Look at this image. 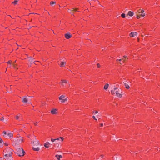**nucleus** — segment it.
I'll return each instance as SVG.
<instances>
[{
    "label": "nucleus",
    "instance_id": "1",
    "mask_svg": "<svg viewBox=\"0 0 160 160\" xmlns=\"http://www.w3.org/2000/svg\"><path fill=\"white\" fill-rule=\"evenodd\" d=\"M121 91L120 89H118V88H114L113 90H111V92L112 95H115L119 97H121L122 95L121 94Z\"/></svg>",
    "mask_w": 160,
    "mask_h": 160
},
{
    "label": "nucleus",
    "instance_id": "2",
    "mask_svg": "<svg viewBox=\"0 0 160 160\" xmlns=\"http://www.w3.org/2000/svg\"><path fill=\"white\" fill-rule=\"evenodd\" d=\"M23 141V139L22 138H18L13 140V141L12 142V145L16 147Z\"/></svg>",
    "mask_w": 160,
    "mask_h": 160
},
{
    "label": "nucleus",
    "instance_id": "3",
    "mask_svg": "<svg viewBox=\"0 0 160 160\" xmlns=\"http://www.w3.org/2000/svg\"><path fill=\"white\" fill-rule=\"evenodd\" d=\"M16 153L20 157L24 155L25 152L22 148H17L16 149Z\"/></svg>",
    "mask_w": 160,
    "mask_h": 160
},
{
    "label": "nucleus",
    "instance_id": "4",
    "mask_svg": "<svg viewBox=\"0 0 160 160\" xmlns=\"http://www.w3.org/2000/svg\"><path fill=\"white\" fill-rule=\"evenodd\" d=\"M8 131V132L5 131H3V133L4 134L3 135V136L5 138H7L8 137L12 138L13 136V133L10 131Z\"/></svg>",
    "mask_w": 160,
    "mask_h": 160
},
{
    "label": "nucleus",
    "instance_id": "5",
    "mask_svg": "<svg viewBox=\"0 0 160 160\" xmlns=\"http://www.w3.org/2000/svg\"><path fill=\"white\" fill-rule=\"evenodd\" d=\"M59 100L62 103H64L65 101L67 100V98L65 95H62L59 98Z\"/></svg>",
    "mask_w": 160,
    "mask_h": 160
},
{
    "label": "nucleus",
    "instance_id": "6",
    "mask_svg": "<svg viewBox=\"0 0 160 160\" xmlns=\"http://www.w3.org/2000/svg\"><path fill=\"white\" fill-rule=\"evenodd\" d=\"M6 153L4 155V156H12V150L11 149L8 148H7L6 149Z\"/></svg>",
    "mask_w": 160,
    "mask_h": 160
},
{
    "label": "nucleus",
    "instance_id": "7",
    "mask_svg": "<svg viewBox=\"0 0 160 160\" xmlns=\"http://www.w3.org/2000/svg\"><path fill=\"white\" fill-rule=\"evenodd\" d=\"M138 14L139 16H141L142 17H144L145 15V13H144V11L143 10H141L140 9L138 10Z\"/></svg>",
    "mask_w": 160,
    "mask_h": 160
},
{
    "label": "nucleus",
    "instance_id": "8",
    "mask_svg": "<svg viewBox=\"0 0 160 160\" xmlns=\"http://www.w3.org/2000/svg\"><path fill=\"white\" fill-rule=\"evenodd\" d=\"M22 100V102L24 103L27 102L28 101L30 100L29 99L27 98L26 96L23 97Z\"/></svg>",
    "mask_w": 160,
    "mask_h": 160
},
{
    "label": "nucleus",
    "instance_id": "9",
    "mask_svg": "<svg viewBox=\"0 0 160 160\" xmlns=\"http://www.w3.org/2000/svg\"><path fill=\"white\" fill-rule=\"evenodd\" d=\"M60 83H61L62 86H64L65 83H68V82L67 80L62 79L61 80V82Z\"/></svg>",
    "mask_w": 160,
    "mask_h": 160
},
{
    "label": "nucleus",
    "instance_id": "10",
    "mask_svg": "<svg viewBox=\"0 0 160 160\" xmlns=\"http://www.w3.org/2000/svg\"><path fill=\"white\" fill-rule=\"evenodd\" d=\"M137 35H138V33L137 32H132L129 35H130V37H133L135 36H137Z\"/></svg>",
    "mask_w": 160,
    "mask_h": 160
},
{
    "label": "nucleus",
    "instance_id": "11",
    "mask_svg": "<svg viewBox=\"0 0 160 160\" xmlns=\"http://www.w3.org/2000/svg\"><path fill=\"white\" fill-rule=\"evenodd\" d=\"M65 37L67 39H68L72 37V35L70 33H66L65 34Z\"/></svg>",
    "mask_w": 160,
    "mask_h": 160
},
{
    "label": "nucleus",
    "instance_id": "12",
    "mask_svg": "<svg viewBox=\"0 0 160 160\" xmlns=\"http://www.w3.org/2000/svg\"><path fill=\"white\" fill-rule=\"evenodd\" d=\"M72 11H75V12H76L77 11L76 10V8H75V9H73V8H72V10H71L70 9H68V12H70V13L72 14H73V12H72Z\"/></svg>",
    "mask_w": 160,
    "mask_h": 160
},
{
    "label": "nucleus",
    "instance_id": "13",
    "mask_svg": "<svg viewBox=\"0 0 160 160\" xmlns=\"http://www.w3.org/2000/svg\"><path fill=\"white\" fill-rule=\"evenodd\" d=\"M57 110L56 109H53L51 111V113L53 114H57Z\"/></svg>",
    "mask_w": 160,
    "mask_h": 160
},
{
    "label": "nucleus",
    "instance_id": "14",
    "mask_svg": "<svg viewBox=\"0 0 160 160\" xmlns=\"http://www.w3.org/2000/svg\"><path fill=\"white\" fill-rule=\"evenodd\" d=\"M134 15V13L131 11H129L128 14L126 16H132Z\"/></svg>",
    "mask_w": 160,
    "mask_h": 160
},
{
    "label": "nucleus",
    "instance_id": "15",
    "mask_svg": "<svg viewBox=\"0 0 160 160\" xmlns=\"http://www.w3.org/2000/svg\"><path fill=\"white\" fill-rule=\"evenodd\" d=\"M50 144V143L48 142H47L44 144V146L48 148H49V146Z\"/></svg>",
    "mask_w": 160,
    "mask_h": 160
},
{
    "label": "nucleus",
    "instance_id": "16",
    "mask_svg": "<svg viewBox=\"0 0 160 160\" xmlns=\"http://www.w3.org/2000/svg\"><path fill=\"white\" fill-rule=\"evenodd\" d=\"M6 160H12V156H5Z\"/></svg>",
    "mask_w": 160,
    "mask_h": 160
},
{
    "label": "nucleus",
    "instance_id": "17",
    "mask_svg": "<svg viewBox=\"0 0 160 160\" xmlns=\"http://www.w3.org/2000/svg\"><path fill=\"white\" fill-rule=\"evenodd\" d=\"M123 84H124L126 88L127 89H129L130 88V87L129 85L127 83H126L125 82H123Z\"/></svg>",
    "mask_w": 160,
    "mask_h": 160
},
{
    "label": "nucleus",
    "instance_id": "18",
    "mask_svg": "<svg viewBox=\"0 0 160 160\" xmlns=\"http://www.w3.org/2000/svg\"><path fill=\"white\" fill-rule=\"evenodd\" d=\"M66 64V62H65L62 61L61 62L60 66L61 67H63V66H64Z\"/></svg>",
    "mask_w": 160,
    "mask_h": 160
},
{
    "label": "nucleus",
    "instance_id": "19",
    "mask_svg": "<svg viewBox=\"0 0 160 160\" xmlns=\"http://www.w3.org/2000/svg\"><path fill=\"white\" fill-rule=\"evenodd\" d=\"M33 150L36 151H38L40 149L39 148L35 147H33Z\"/></svg>",
    "mask_w": 160,
    "mask_h": 160
},
{
    "label": "nucleus",
    "instance_id": "20",
    "mask_svg": "<svg viewBox=\"0 0 160 160\" xmlns=\"http://www.w3.org/2000/svg\"><path fill=\"white\" fill-rule=\"evenodd\" d=\"M109 86V84L108 83L106 84L104 87V88L105 89H108V87Z\"/></svg>",
    "mask_w": 160,
    "mask_h": 160
},
{
    "label": "nucleus",
    "instance_id": "21",
    "mask_svg": "<svg viewBox=\"0 0 160 160\" xmlns=\"http://www.w3.org/2000/svg\"><path fill=\"white\" fill-rule=\"evenodd\" d=\"M39 142L38 140H36L34 141V142H33V143H35L36 145H37L39 144Z\"/></svg>",
    "mask_w": 160,
    "mask_h": 160
},
{
    "label": "nucleus",
    "instance_id": "22",
    "mask_svg": "<svg viewBox=\"0 0 160 160\" xmlns=\"http://www.w3.org/2000/svg\"><path fill=\"white\" fill-rule=\"evenodd\" d=\"M22 117L21 116V115L20 114H19V115H17L15 117V118L16 119L18 120L19 118H21Z\"/></svg>",
    "mask_w": 160,
    "mask_h": 160
},
{
    "label": "nucleus",
    "instance_id": "23",
    "mask_svg": "<svg viewBox=\"0 0 160 160\" xmlns=\"http://www.w3.org/2000/svg\"><path fill=\"white\" fill-rule=\"evenodd\" d=\"M18 0H15V1L13 2H12V3L14 5H16L18 3Z\"/></svg>",
    "mask_w": 160,
    "mask_h": 160
},
{
    "label": "nucleus",
    "instance_id": "24",
    "mask_svg": "<svg viewBox=\"0 0 160 160\" xmlns=\"http://www.w3.org/2000/svg\"><path fill=\"white\" fill-rule=\"evenodd\" d=\"M55 3L56 2L53 1H51L50 3V4L51 6H52L53 5L55 4Z\"/></svg>",
    "mask_w": 160,
    "mask_h": 160
},
{
    "label": "nucleus",
    "instance_id": "25",
    "mask_svg": "<svg viewBox=\"0 0 160 160\" xmlns=\"http://www.w3.org/2000/svg\"><path fill=\"white\" fill-rule=\"evenodd\" d=\"M56 157H59V158H62V156L61 155H56L55 156Z\"/></svg>",
    "mask_w": 160,
    "mask_h": 160
},
{
    "label": "nucleus",
    "instance_id": "26",
    "mask_svg": "<svg viewBox=\"0 0 160 160\" xmlns=\"http://www.w3.org/2000/svg\"><path fill=\"white\" fill-rule=\"evenodd\" d=\"M33 61V59L31 57H30V58L29 59V61L30 62H32Z\"/></svg>",
    "mask_w": 160,
    "mask_h": 160
},
{
    "label": "nucleus",
    "instance_id": "27",
    "mask_svg": "<svg viewBox=\"0 0 160 160\" xmlns=\"http://www.w3.org/2000/svg\"><path fill=\"white\" fill-rule=\"evenodd\" d=\"M121 16L122 18H125V14L124 13H122L121 14Z\"/></svg>",
    "mask_w": 160,
    "mask_h": 160
},
{
    "label": "nucleus",
    "instance_id": "28",
    "mask_svg": "<svg viewBox=\"0 0 160 160\" xmlns=\"http://www.w3.org/2000/svg\"><path fill=\"white\" fill-rule=\"evenodd\" d=\"M115 160H121V158L120 157H116Z\"/></svg>",
    "mask_w": 160,
    "mask_h": 160
},
{
    "label": "nucleus",
    "instance_id": "29",
    "mask_svg": "<svg viewBox=\"0 0 160 160\" xmlns=\"http://www.w3.org/2000/svg\"><path fill=\"white\" fill-rule=\"evenodd\" d=\"M56 139H53V138L51 139V141L52 142H55V141H56Z\"/></svg>",
    "mask_w": 160,
    "mask_h": 160
},
{
    "label": "nucleus",
    "instance_id": "30",
    "mask_svg": "<svg viewBox=\"0 0 160 160\" xmlns=\"http://www.w3.org/2000/svg\"><path fill=\"white\" fill-rule=\"evenodd\" d=\"M4 118L3 117H2L1 118H0V120L2 121H4Z\"/></svg>",
    "mask_w": 160,
    "mask_h": 160
},
{
    "label": "nucleus",
    "instance_id": "31",
    "mask_svg": "<svg viewBox=\"0 0 160 160\" xmlns=\"http://www.w3.org/2000/svg\"><path fill=\"white\" fill-rule=\"evenodd\" d=\"M11 63H12V61H11V60H9V61L8 62H7V63L8 64H11Z\"/></svg>",
    "mask_w": 160,
    "mask_h": 160
},
{
    "label": "nucleus",
    "instance_id": "32",
    "mask_svg": "<svg viewBox=\"0 0 160 160\" xmlns=\"http://www.w3.org/2000/svg\"><path fill=\"white\" fill-rule=\"evenodd\" d=\"M140 18V16L139 15H137V19H139Z\"/></svg>",
    "mask_w": 160,
    "mask_h": 160
},
{
    "label": "nucleus",
    "instance_id": "33",
    "mask_svg": "<svg viewBox=\"0 0 160 160\" xmlns=\"http://www.w3.org/2000/svg\"><path fill=\"white\" fill-rule=\"evenodd\" d=\"M60 138L61 139V142H62L63 140V138L62 137H60Z\"/></svg>",
    "mask_w": 160,
    "mask_h": 160
},
{
    "label": "nucleus",
    "instance_id": "34",
    "mask_svg": "<svg viewBox=\"0 0 160 160\" xmlns=\"http://www.w3.org/2000/svg\"><path fill=\"white\" fill-rule=\"evenodd\" d=\"M97 65L98 66V68H100V65L99 63H97Z\"/></svg>",
    "mask_w": 160,
    "mask_h": 160
},
{
    "label": "nucleus",
    "instance_id": "35",
    "mask_svg": "<svg viewBox=\"0 0 160 160\" xmlns=\"http://www.w3.org/2000/svg\"><path fill=\"white\" fill-rule=\"evenodd\" d=\"M3 141L1 138H0V143H2L3 142Z\"/></svg>",
    "mask_w": 160,
    "mask_h": 160
},
{
    "label": "nucleus",
    "instance_id": "36",
    "mask_svg": "<svg viewBox=\"0 0 160 160\" xmlns=\"http://www.w3.org/2000/svg\"><path fill=\"white\" fill-rule=\"evenodd\" d=\"M12 65H13V66L14 68H16V65H15V64H14V63H13V64H12Z\"/></svg>",
    "mask_w": 160,
    "mask_h": 160
},
{
    "label": "nucleus",
    "instance_id": "37",
    "mask_svg": "<svg viewBox=\"0 0 160 160\" xmlns=\"http://www.w3.org/2000/svg\"><path fill=\"white\" fill-rule=\"evenodd\" d=\"M92 117H93V118L94 119H95V120H97V119L95 118V117L94 116H93Z\"/></svg>",
    "mask_w": 160,
    "mask_h": 160
},
{
    "label": "nucleus",
    "instance_id": "38",
    "mask_svg": "<svg viewBox=\"0 0 160 160\" xmlns=\"http://www.w3.org/2000/svg\"><path fill=\"white\" fill-rule=\"evenodd\" d=\"M38 123V122H34V124L35 125H37V123Z\"/></svg>",
    "mask_w": 160,
    "mask_h": 160
},
{
    "label": "nucleus",
    "instance_id": "39",
    "mask_svg": "<svg viewBox=\"0 0 160 160\" xmlns=\"http://www.w3.org/2000/svg\"><path fill=\"white\" fill-rule=\"evenodd\" d=\"M55 139H56V141H58L59 140L60 138H57Z\"/></svg>",
    "mask_w": 160,
    "mask_h": 160
},
{
    "label": "nucleus",
    "instance_id": "40",
    "mask_svg": "<svg viewBox=\"0 0 160 160\" xmlns=\"http://www.w3.org/2000/svg\"><path fill=\"white\" fill-rule=\"evenodd\" d=\"M122 59H118V60H119V61H121L122 60Z\"/></svg>",
    "mask_w": 160,
    "mask_h": 160
},
{
    "label": "nucleus",
    "instance_id": "41",
    "mask_svg": "<svg viewBox=\"0 0 160 160\" xmlns=\"http://www.w3.org/2000/svg\"><path fill=\"white\" fill-rule=\"evenodd\" d=\"M57 158V159H58V160H60V158H59V157H56Z\"/></svg>",
    "mask_w": 160,
    "mask_h": 160
},
{
    "label": "nucleus",
    "instance_id": "42",
    "mask_svg": "<svg viewBox=\"0 0 160 160\" xmlns=\"http://www.w3.org/2000/svg\"><path fill=\"white\" fill-rule=\"evenodd\" d=\"M122 60H123V62H126V59H122Z\"/></svg>",
    "mask_w": 160,
    "mask_h": 160
},
{
    "label": "nucleus",
    "instance_id": "43",
    "mask_svg": "<svg viewBox=\"0 0 160 160\" xmlns=\"http://www.w3.org/2000/svg\"><path fill=\"white\" fill-rule=\"evenodd\" d=\"M100 126L101 127H102L103 126V123H101L100 124Z\"/></svg>",
    "mask_w": 160,
    "mask_h": 160
},
{
    "label": "nucleus",
    "instance_id": "44",
    "mask_svg": "<svg viewBox=\"0 0 160 160\" xmlns=\"http://www.w3.org/2000/svg\"><path fill=\"white\" fill-rule=\"evenodd\" d=\"M95 112V113H98V111H95L94 112Z\"/></svg>",
    "mask_w": 160,
    "mask_h": 160
},
{
    "label": "nucleus",
    "instance_id": "45",
    "mask_svg": "<svg viewBox=\"0 0 160 160\" xmlns=\"http://www.w3.org/2000/svg\"><path fill=\"white\" fill-rule=\"evenodd\" d=\"M123 57L124 58H127V56H126V55L124 56H123Z\"/></svg>",
    "mask_w": 160,
    "mask_h": 160
},
{
    "label": "nucleus",
    "instance_id": "46",
    "mask_svg": "<svg viewBox=\"0 0 160 160\" xmlns=\"http://www.w3.org/2000/svg\"><path fill=\"white\" fill-rule=\"evenodd\" d=\"M5 145L6 146H7L8 145V144L7 143H5Z\"/></svg>",
    "mask_w": 160,
    "mask_h": 160
},
{
    "label": "nucleus",
    "instance_id": "47",
    "mask_svg": "<svg viewBox=\"0 0 160 160\" xmlns=\"http://www.w3.org/2000/svg\"><path fill=\"white\" fill-rule=\"evenodd\" d=\"M101 158H103V155H101Z\"/></svg>",
    "mask_w": 160,
    "mask_h": 160
},
{
    "label": "nucleus",
    "instance_id": "48",
    "mask_svg": "<svg viewBox=\"0 0 160 160\" xmlns=\"http://www.w3.org/2000/svg\"><path fill=\"white\" fill-rule=\"evenodd\" d=\"M37 62L36 61H34V62H33V63H34L35 64H36V63H35V62Z\"/></svg>",
    "mask_w": 160,
    "mask_h": 160
},
{
    "label": "nucleus",
    "instance_id": "49",
    "mask_svg": "<svg viewBox=\"0 0 160 160\" xmlns=\"http://www.w3.org/2000/svg\"><path fill=\"white\" fill-rule=\"evenodd\" d=\"M138 41L139 42V38H138Z\"/></svg>",
    "mask_w": 160,
    "mask_h": 160
},
{
    "label": "nucleus",
    "instance_id": "50",
    "mask_svg": "<svg viewBox=\"0 0 160 160\" xmlns=\"http://www.w3.org/2000/svg\"><path fill=\"white\" fill-rule=\"evenodd\" d=\"M0 160H3V159L2 158H0Z\"/></svg>",
    "mask_w": 160,
    "mask_h": 160
},
{
    "label": "nucleus",
    "instance_id": "51",
    "mask_svg": "<svg viewBox=\"0 0 160 160\" xmlns=\"http://www.w3.org/2000/svg\"><path fill=\"white\" fill-rule=\"evenodd\" d=\"M55 142H57V141H55Z\"/></svg>",
    "mask_w": 160,
    "mask_h": 160
},
{
    "label": "nucleus",
    "instance_id": "52",
    "mask_svg": "<svg viewBox=\"0 0 160 160\" xmlns=\"http://www.w3.org/2000/svg\"><path fill=\"white\" fill-rule=\"evenodd\" d=\"M127 18H129V17H127Z\"/></svg>",
    "mask_w": 160,
    "mask_h": 160
},
{
    "label": "nucleus",
    "instance_id": "53",
    "mask_svg": "<svg viewBox=\"0 0 160 160\" xmlns=\"http://www.w3.org/2000/svg\"><path fill=\"white\" fill-rule=\"evenodd\" d=\"M120 64H122V63L121 62H120Z\"/></svg>",
    "mask_w": 160,
    "mask_h": 160
},
{
    "label": "nucleus",
    "instance_id": "54",
    "mask_svg": "<svg viewBox=\"0 0 160 160\" xmlns=\"http://www.w3.org/2000/svg\"><path fill=\"white\" fill-rule=\"evenodd\" d=\"M117 61H119V60H118V59H117Z\"/></svg>",
    "mask_w": 160,
    "mask_h": 160
}]
</instances>
